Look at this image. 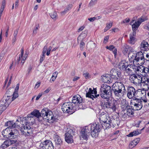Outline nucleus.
Segmentation results:
<instances>
[{
  "label": "nucleus",
  "instance_id": "nucleus-14",
  "mask_svg": "<svg viewBox=\"0 0 149 149\" xmlns=\"http://www.w3.org/2000/svg\"><path fill=\"white\" fill-rule=\"evenodd\" d=\"M137 90L132 86L128 87L127 89V96L129 98L132 99L137 97Z\"/></svg>",
  "mask_w": 149,
  "mask_h": 149
},
{
  "label": "nucleus",
  "instance_id": "nucleus-37",
  "mask_svg": "<svg viewBox=\"0 0 149 149\" xmlns=\"http://www.w3.org/2000/svg\"><path fill=\"white\" fill-rule=\"evenodd\" d=\"M13 121H9L6 123L5 125L6 126H8L9 129L11 130L12 129L14 128H11V127H15V126L13 125H14L15 123L13 124Z\"/></svg>",
  "mask_w": 149,
  "mask_h": 149
},
{
  "label": "nucleus",
  "instance_id": "nucleus-32",
  "mask_svg": "<svg viewBox=\"0 0 149 149\" xmlns=\"http://www.w3.org/2000/svg\"><path fill=\"white\" fill-rule=\"evenodd\" d=\"M128 66V64L127 62H125L124 63H120L119 65V68L121 70L124 71L126 67Z\"/></svg>",
  "mask_w": 149,
  "mask_h": 149
},
{
  "label": "nucleus",
  "instance_id": "nucleus-60",
  "mask_svg": "<svg viewBox=\"0 0 149 149\" xmlns=\"http://www.w3.org/2000/svg\"><path fill=\"white\" fill-rule=\"evenodd\" d=\"M142 69V66H141V67H139V65H138V66L136 68V69L134 70L135 72H137L140 71V72H141V71L140 70V69Z\"/></svg>",
  "mask_w": 149,
  "mask_h": 149
},
{
  "label": "nucleus",
  "instance_id": "nucleus-48",
  "mask_svg": "<svg viewBox=\"0 0 149 149\" xmlns=\"http://www.w3.org/2000/svg\"><path fill=\"white\" fill-rule=\"evenodd\" d=\"M141 70H142V72H144L146 74H147L148 72L149 68H145L144 67L142 66Z\"/></svg>",
  "mask_w": 149,
  "mask_h": 149
},
{
  "label": "nucleus",
  "instance_id": "nucleus-53",
  "mask_svg": "<svg viewBox=\"0 0 149 149\" xmlns=\"http://www.w3.org/2000/svg\"><path fill=\"white\" fill-rule=\"evenodd\" d=\"M145 83L146 84L148 85L149 84V76L147 78V79L145 81H143L142 83Z\"/></svg>",
  "mask_w": 149,
  "mask_h": 149
},
{
  "label": "nucleus",
  "instance_id": "nucleus-10",
  "mask_svg": "<svg viewBox=\"0 0 149 149\" xmlns=\"http://www.w3.org/2000/svg\"><path fill=\"white\" fill-rule=\"evenodd\" d=\"M75 132L73 128H68L65 134V141L68 143H71L73 142V136L74 135Z\"/></svg>",
  "mask_w": 149,
  "mask_h": 149
},
{
  "label": "nucleus",
  "instance_id": "nucleus-62",
  "mask_svg": "<svg viewBox=\"0 0 149 149\" xmlns=\"http://www.w3.org/2000/svg\"><path fill=\"white\" fill-rule=\"evenodd\" d=\"M5 6H3L1 5V9H0V15H1L2 14V13L3 10L5 8Z\"/></svg>",
  "mask_w": 149,
  "mask_h": 149
},
{
  "label": "nucleus",
  "instance_id": "nucleus-57",
  "mask_svg": "<svg viewBox=\"0 0 149 149\" xmlns=\"http://www.w3.org/2000/svg\"><path fill=\"white\" fill-rule=\"evenodd\" d=\"M32 68V66L31 65H30L29 66L28 68L27 69V72L28 74H29L30 73V72Z\"/></svg>",
  "mask_w": 149,
  "mask_h": 149
},
{
  "label": "nucleus",
  "instance_id": "nucleus-47",
  "mask_svg": "<svg viewBox=\"0 0 149 149\" xmlns=\"http://www.w3.org/2000/svg\"><path fill=\"white\" fill-rule=\"evenodd\" d=\"M83 40L79 41V42H80V43L79 47L81 50H83L84 46L85 45V43L83 41Z\"/></svg>",
  "mask_w": 149,
  "mask_h": 149
},
{
  "label": "nucleus",
  "instance_id": "nucleus-24",
  "mask_svg": "<svg viewBox=\"0 0 149 149\" xmlns=\"http://www.w3.org/2000/svg\"><path fill=\"white\" fill-rule=\"evenodd\" d=\"M87 33L88 31L86 30H85L82 32L78 37V42H79V41L84 40V39L86 36Z\"/></svg>",
  "mask_w": 149,
  "mask_h": 149
},
{
  "label": "nucleus",
  "instance_id": "nucleus-27",
  "mask_svg": "<svg viewBox=\"0 0 149 149\" xmlns=\"http://www.w3.org/2000/svg\"><path fill=\"white\" fill-rule=\"evenodd\" d=\"M48 111H48V109L46 108H44L42 110L41 113H40V117H42V118L44 120H45V118L46 116L47 113H48Z\"/></svg>",
  "mask_w": 149,
  "mask_h": 149
},
{
  "label": "nucleus",
  "instance_id": "nucleus-59",
  "mask_svg": "<svg viewBox=\"0 0 149 149\" xmlns=\"http://www.w3.org/2000/svg\"><path fill=\"white\" fill-rule=\"evenodd\" d=\"M72 7V4H70L66 8V9L68 11L70 9H71Z\"/></svg>",
  "mask_w": 149,
  "mask_h": 149
},
{
  "label": "nucleus",
  "instance_id": "nucleus-35",
  "mask_svg": "<svg viewBox=\"0 0 149 149\" xmlns=\"http://www.w3.org/2000/svg\"><path fill=\"white\" fill-rule=\"evenodd\" d=\"M106 48L110 50H112L115 56L116 55L117 53L116 49L115 48V47L113 45H111L109 46H106Z\"/></svg>",
  "mask_w": 149,
  "mask_h": 149
},
{
  "label": "nucleus",
  "instance_id": "nucleus-13",
  "mask_svg": "<svg viewBox=\"0 0 149 149\" xmlns=\"http://www.w3.org/2000/svg\"><path fill=\"white\" fill-rule=\"evenodd\" d=\"M145 59L143 53L140 52L137 53L136 59H135L134 62L137 63L139 65H142L145 63Z\"/></svg>",
  "mask_w": 149,
  "mask_h": 149
},
{
  "label": "nucleus",
  "instance_id": "nucleus-2",
  "mask_svg": "<svg viewBox=\"0 0 149 149\" xmlns=\"http://www.w3.org/2000/svg\"><path fill=\"white\" fill-rule=\"evenodd\" d=\"M29 122H26L25 124H23L20 128L22 133L26 136H32L33 133V128L32 127V123L34 121L33 117L30 114L28 115Z\"/></svg>",
  "mask_w": 149,
  "mask_h": 149
},
{
  "label": "nucleus",
  "instance_id": "nucleus-52",
  "mask_svg": "<svg viewBox=\"0 0 149 149\" xmlns=\"http://www.w3.org/2000/svg\"><path fill=\"white\" fill-rule=\"evenodd\" d=\"M45 55L42 54V55L40 56V63H42V62L45 59Z\"/></svg>",
  "mask_w": 149,
  "mask_h": 149
},
{
  "label": "nucleus",
  "instance_id": "nucleus-30",
  "mask_svg": "<svg viewBox=\"0 0 149 149\" xmlns=\"http://www.w3.org/2000/svg\"><path fill=\"white\" fill-rule=\"evenodd\" d=\"M130 47L129 46L127 45L126 44H124L123 45L122 47V50L124 54H125L128 51V50L130 49Z\"/></svg>",
  "mask_w": 149,
  "mask_h": 149
},
{
  "label": "nucleus",
  "instance_id": "nucleus-45",
  "mask_svg": "<svg viewBox=\"0 0 149 149\" xmlns=\"http://www.w3.org/2000/svg\"><path fill=\"white\" fill-rule=\"evenodd\" d=\"M58 73L56 71L53 73L52 77H51L50 81H54L57 77Z\"/></svg>",
  "mask_w": 149,
  "mask_h": 149
},
{
  "label": "nucleus",
  "instance_id": "nucleus-38",
  "mask_svg": "<svg viewBox=\"0 0 149 149\" xmlns=\"http://www.w3.org/2000/svg\"><path fill=\"white\" fill-rule=\"evenodd\" d=\"M131 65L130 64H128V66L126 67L124 71L127 73V74L130 75L132 74H133V73L132 72V70L130 69V68H131Z\"/></svg>",
  "mask_w": 149,
  "mask_h": 149
},
{
  "label": "nucleus",
  "instance_id": "nucleus-15",
  "mask_svg": "<svg viewBox=\"0 0 149 149\" xmlns=\"http://www.w3.org/2000/svg\"><path fill=\"white\" fill-rule=\"evenodd\" d=\"M100 123H94L96 124H99L102 125V127L100 128V130L101 129L102 127H103L104 126L103 125V123H106L108 122L107 120H109V119H110L109 117L108 116L107 114L106 113L102 114L101 113L100 115V117L99 118Z\"/></svg>",
  "mask_w": 149,
  "mask_h": 149
},
{
  "label": "nucleus",
  "instance_id": "nucleus-36",
  "mask_svg": "<svg viewBox=\"0 0 149 149\" xmlns=\"http://www.w3.org/2000/svg\"><path fill=\"white\" fill-rule=\"evenodd\" d=\"M18 33V30L16 29L14 31V33L13 34V37L12 39V43L14 44L15 42L17 40V34Z\"/></svg>",
  "mask_w": 149,
  "mask_h": 149
},
{
  "label": "nucleus",
  "instance_id": "nucleus-25",
  "mask_svg": "<svg viewBox=\"0 0 149 149\" xmlns=\"http://www.w3.org/2000/svg\"><path fill=\"white\" fill-rule=\"evenodd\" d=\"M137 55V53H134L132 52H129L128 57L131 62L133 61V63H134V61H135V59H136V57Z\"/></svg>",
  "mask_w": 149,
  "mask_h": 149
},
{
  "label": "nucleus",
  "instance_id": "nucleus-46",
  "mask_svg": "<svg viewBox=\"0 0 149 149\" xmlns=\"http://www.w3.org/2000/svg\"><path fill=\"white\" fill-rule=\"evenodd\" d=\"M97 2V1L95 0H91L90 2L88 5L89 7H91L95 5Z\"/></svg>",
  "mask_w": 149,
  "mask_h": 149
},
{
  "label": "nucleus",
  "instance_id": "nucleus-28",
  "mask_svg": "<svg viewBox=\"0 0 149 149\" xmlns=\"http://www.w3.org/2000/svg\"><path fill=\"white\" fill-rule=\"evenodd\" d=\"M134 110L133 108H129L127 110V115L130 117H132L134 116Z\"/></svg>",
  "mask_w": 149,
  "mask_h": 149
},
{
  "label": "nucleus",
  "instance_id": "nucleus-39",
  "mask_svg": "<svg viewBox=\"0 0 149 149\" xmlns=\"http://www.w3.org/2000/svg\"><path fill=\"white\" fill-rule=\"evenodd\" d=\"M141 133L140 132H139L138 130L134 131L133 132H130L129 134L127 135V136L128 137H131L133 136H136L140 134Z\"/></svg>",
  "mask_w": 149,
  "mask_h": 149
},
{
  "label": "nucleus",
  "instance_id": "nucleus-58",
  "mask_svg": "<svg viewBox=\"0 0 149 149\" xmlns=\"http://www.w3.org/2000/svg\"><path fill=\"white\" fill-rule=\"evenodd\" d=\"M24 121V117H19L18 119L17 120V121L19 122L23 121Z\"/></svg>",
  "mask_w": 149,
  "mask_h": 149
},
{
  "label": "nucleus",
  "instance_id": "nucleus-20",
  "mask_svg": "<svg viewBox=\"0 0 149 149\" xmlns=\"http://www.w3.org/2000/svg\"><path fill=\"white\" fill-rule=\"evenodd\" d=\"M72 103L74 104H80L82 102V99L79 95H77L73 97Z\"/></svg>",
  "mask_w": 149,
  "mask_h": 149
},
{
  "label": "nucleus",
  "instance_id": "nucleus-31",
  "mask_svg": "<svg viewBox=\"0 0 149 149\" xmlns=\"http://www.w3.org/2000/svg\"><path fill=\"white\" fill-rule=\"evenodd\" d=\"M30 115L31 116H35L38 118H39L40 117V112L39 111L37 110H34L31 113Z\"/></svg>",
  "mask_w": 149,
  "mask_h": 149
},
{
  "label": "nucleus",
  "instance_id": "nucleus-55",
  "mask_svg": "<svg viewBox=\"0 0 149 149\" xmlns=\"http://www.w3.org/2000/svg\"><path fill=\"white\" fill-rule=\"evenodd\" d=\"M112 23L111 22L107 23V24L106 27L109 29L112 26Z\"/></svg>",
  "mask_w": 149,
  "mask_h": 149
},
{
  "label": "nucleus",
  "instance_id": "nucleus-43",
  "mask_svg": "<svg viewBox=\"0 0 149 149\" xmlns=\"http://www.w3.org/2000/svg\"><path fill=\"white\" fill-rule=\"evenodd\" d=\"M130 107L129 103L126 100H123V105L122 106V108L123 110L126 109L127 108Z\"/></svg>",
  "mask_w": 149,
  "mask_h": 149
},
{
  "label": "nucleus",
  "instance_id": "nucleus-17",
  "mask_svg": "<svg viewBox=\"0 0 149 149\" xmlns=\"http://www.w3.org/2000/svg\"><path fill=\"white\" fill-rule=\"evenodd\" d=\"M57 119L54 117L53 113L51 111H49L47 113L46 116L44 120L49 123H53L54 121H56Z\"/></svg>",
  "mask_w": 149,
  "mask_h": 149
},
{
  "label": "nucleus",
  "instance_id": "nucleus-4",
  "mask_svg": "<svg viewBox=\"0 0 149 149\" xmlns=\"http://www.w3.org/2000/svg\"><path fill=\"white\" fill-rule=\"evenodd\" d=\"M112 90L114 95L116 97L120 98L123 93H126V90L124 85L121 82H116L112 86Z\"/></svg>",
  "mask_w": 149,
  "mask_h": 149
},
{
  "label": "nucleus",
  "instance_id": "nucleus-64",
  "mask_svg": "<svg viewBox=\"0 0 149 149\" xmlns=\"http://www.w3.org/2000/svg\"><path fill=\"white\" fill-rule=\"evenodd\" d=\"M109 39V36H107L106 37H105L104 38V42H106L108 41V39Z\"/></svg>",
  "mask_w": 149,
  "mask_h": 149
},
{
  "label": "nucleus",
  "instance_id": "nucleus-40",
  "mask_svg": "<svg viewBox=\"0 0 149 149\" xmlns=\"http://www.w3.org/2000/svg\"><path fill=\"white\" fill-rule=\"evenodd\" d=\"M118 70L115 69H112L110 71V77H111V79H114V77L116 76V74Z\"/></svg>",
  "mask_w": 149,
  "mask_h": 149
},
{
  "label": "nucleus",
  "instance_id": "nucleus-61",
  "mask_svg": "<svg viewBox=\"0 0 149 149\" xmlns=\"http://www.w3.org/2000/svg\"><path fill=\"white\" fill-rule=\"evenodd\" d=\"M42 95V93H40L38 94V95L36 97V100H38L41 97Z\"/></svg>",
  "mask_w": 149,
  "mask_h": 149
},
{
  "label": "nucleus",
  "instance_id": "nucleus-34",
  "mask_svg": "<svg viewBox=\"0 0 149 149\" xmlns=\"http://www.w3.org/2000/svg\"><path fill=\"white\" fill-rule=\"evenodd\" d=\"M10 92V91H9V92L8 93V95H10L11 96V97L10 98V100L11 101V102L12 101H13L16 98H17V97H18V92H16L15 91L13 94V97H12V98H11L12 95H11V94H10H10H9Z\"/></svg>",
  "mask_w": 149,
  "mask_h": 149
},
{
  "label": "nucleus",
  "instance_id": "nucleus-63",
  "mask_svg": "<svg viewBox=\"0 0 149 149\" xmlns=\"http://www.w3.org/2000/svg\"><path fill=\"white\" fill-rule=\"evenodd\" d=\"M68 11V10H67L66 9L64 10L61 12V14L63 15H64Z\"/></svg>",
  "mask_w": 149,
  "mask_h": 149
},
{
  "label": "nucleus",
  "instance_id": "nucleus-18",
  "mask_svg": "<svg viewBox=\"0 0 149 149\" xmlns=\"http://www.w3.org/2000/svg\"><path fill=\"white\" fill-rule=\"evenodd\" d=\"M54 141L55 143L56 146L60 147L62 144V141L59 136L56 133L54 136Z\"/></svg>",
  "mask_w": 149,
  "mask_h": 149
},
{
  "label": "nucleus",
  "instance_id": "nucleus-49",
  "mask_svg": "<svg viewBox=\"0 0 149 149\" xmlns=\"http://www.w3.org/2000/svg\"><path fill=\"white\" fill-rule=\"evenodd\" d=\"M133 65L132 64H131V68H132L134 70H134H135L137 67L138 66V65H139L138 63H136V62H134L133 63Z\"/></svg>",
  "mask_w": 149,
  "mask_h": 149
},
{
  "label": "nucleus",
  "instance_id": "nucleus-19",
  "mask_svg": "<svg viewBox=\"0 0 149 149\" xmlns=\"http://www.w3.org/2000/svg\"><path fill=\"white\" fill-rule=\"evenodd\" d=\"M97 93L96 90L93 88V89L92 90L91 88H89V91L86 93V97L91 98L93 100V98L94 97V96L92 94H96Z\"/></svg>",
  "mask_w": 149,
  "mask_h": 149
},
{
  "label": "nucleus",
  "instance_id": "nucleus-41",
  "mask_svg": "<svg viewBox=\"0 0 149 149\" xmlns=\"http://www.w3.org/2000/svg\"><path fill=\"white\" fill-rule=\"evenodd\" d=\"M140 140V138H137L135 139L130 143V146H132L133 147L135 146L139 143Z\"/></svg>",
  "mask_w": 149,
  "mask_h": 149
},
{
  "label": "nucleus",
  "instance_id": "nucleus-44",
  "mask_svg": "<svg viewBox=\"0 0 149 149\" xmlns=\"http://www.w3.org/2000/svg\"><path fill=\"white\" fill-rule=\"evenodd\" d=\"M24 54V50L23 48H22L21 50V54L19 56V58L18 59H17V62L16 63H17V64H19V62L20 61H21L22 58V56Z\"/></svg>",
  "mask_w": 149,
  "mask_h": 149
},
{
  "label": "nucleus",
  "instance_id": "nucleus-50",
  "mask_svg": "<svg viewBox=\"0 0 149 149\" xmlns=\"http://www.w3.org/2000/svg\"><path fill=\"white\" fill-rule=\"evenodd\" d=\"M51 17L52 19L55 18L57 16V14L56 11L50 14Z\"/></svg>",
  "mask_w": 149,
  "mask_h": 149
},
{
  "label": "nucleus",
  "instance_id": "nucleus-12",
  "mask_svg": "<svg viewBox=\"0 0 149 149\" xmlns=\"http://www.w3.org/2000/svg\"><path fill=\"white\" fill-rule=\"evenodd\" d=\"M130 80L133 81V83L134 84H139L142 83V77L137 74H131L130 77Z\"/></svg>",
  "mask_w": 149,
  "mask_h": 149
},
{
  "label": "nucleus",
  "instance_id": "nucleus-51",
  "mask_svg": "<svg viewBox=\"0 0 149 149\" xmlns=\"http://www.w3.org/2000/svg\"><path fill=\"white\" fill-rule=\"evenodd\" d=\"M47 45H45L43 49V51L42 52V54H45L46 52L47 51Z\"/></svg>",
  "mask_w": 149,
  "mask_h": 149
},
{
  "label": "nucleus",
  "instance_id": "nucleus-7",
  "mask_svg": "<svg viewBox=\"0 0 149 149\" xmlns=\"http://www.w3.org/2000/svg\"><path fill=\"white\" fill-rule=\"evenodd\" d=\"M9 92V90H8L5 94V96L0 101V107L1 108L0 109V114L2 113L3 111L5 110L9 104L11 103L10 98L11 96L8 95V93Z\"/></svg>",
  "mask_w": 149,
  "mask_h": 149
},
{
  "label": "nucleus",
  "instance_id": "nucleus-26",
  "mask_svg": "<svg viewBox=\"0 0 149 149\" xmlns=\"http://www.w3.org/2000/svg\"><path fill=\"white\" fill-rule=\"evenodd\" d=\"M107 122L103 123V125L104 127H103V128L106 129L107 128H109L110 127L111 125L113 126V127L115 126L113 124V121L111 119H109Z\"/></svg>",
  "mask_w": 149,
  "mask_h": 149
},
{
  "label": "nucleus",
  "instance_id": "nucleus-22",
  "mask_svg": "<svg viewBox=\"0 0 149 149\" xmlns=\"http://www.w3.org/2000/svg\"><path fill=\"white\" fill-rule=\"evenodd\" d=\"M137 97L138 98H142L146 95V92L144 89H139L137 90Z\"/></svg>",
  "mask_w": 149,
  "mask_h": 149
},
{
  "label": "nucleus",
  "instance_id": "nucleus-1",
  "mask_svg": "<svg viewBox=\"0 0 149 149\" xmlns=\"http://www.w3.org/2000/svg\"><path fill=\"white\" fill-rule=\"evenodd\" d=\"M101 127V125L95 123L85 126L81 130V136L84 139H86L88 136L87 133H90L93 137H96L98 136Z\"/></svg>",
  "mask_w": 149,
  "mask_h": 149
},
{
  "label": "nucleus",
  "instance_id": "nucleus-6",
  "mask_svg": "<svg viewBox=\"0 0 149 149\" xmlns=\"http://www.w3.org/2000/svg\"><path fill=\"white\" fill-rule=\"evenodd\" d=\"M18 131L15 128L10 130L8 127L2 132V135L4 137L9 139L16 138L18 136Z\"/></svg>",
  "mask_w": 149,
  "mask_h": 149
},
{
  "label": "nucleus",
  "instance_id": "nucleus-29",
  "mask_svg": "<svg viewBox=\"0 0 149 149\" xmlns=\"http://www.w3.org/2000/svg\"><path fill=\"white\" fill-rule=\"evenodd\" d=\"M110 75L108 74H105L103 75L102 78V80L104 82L109 83L111 80Z\"/></svg>",
  "mask_w": 149,
  "mask_h": 149
},
{
  "label": "nucleus",
  "instance_id": "nucleus-54",
  "mask_svg": "<svg viewBox=\"0 0 149 149\" xmlns=\"http://www.w3.org/2000/svg\"><path fill=\"white\" fill-rule=\"evenodd\" d=\"M9 140V142H10V145L16 143L17 142V140Z\"/></svg>",
  "mask_w": 149,
  "mask_h": 149
},
{
  "label": "nucleus",
  "instance_id": "nucleus-5",
  "mask_svg": "<svg viewBox=\"0 0 149 149\" xmlns=\"http://www.w3.org/2000/svg\"><path fill=\"white\" fill-rule=\"evenodd\" d=\"M112 93L111 86L106 84H102L100 89V95L102 98L107 99L109 98Z\"/></svg>",
  "mask_w": 149,
  "mask_h": 149
},
{
  "label": "nucleus",
  "instance_id": "nucleus-42",
  "mask_svg": "<svg viewBox=\"0 0 149 149\" xmlns=\"http://www.w3.org/2000/svg\"><path fill=\"white\" fill-rule=\"evenodd\" d=\"M116 74V76L114 77V79L115 81H120V78L121 77V74L120 71H117Z\"/></svg>",
  "mask_w": 149,
  "mask_h": 149
},
{
  "label": "nucleus",
  "instance_id": "nucleus-3",
  "mask_svg": "<svg viewBox=\"0 0 149 149\" xmlns=\"http://www.w3.org/2000/svg\"><path fill=\"white\" fill-rule=\"evenodd\" d=\"M105 100H102L100 102V105L103 109H110L113 111L115 112L117 109L118 102L116 100L112 101L109 98L106 99Z\"/></svg>",
  "mask_w": 149,
  "mask_h": 149
},
{
  "label": "nucleus",
  "instance_id": "nucleus-21",
  "mask_svg": "<svg viewBox=\"0 0 149 149\" xmlns=\"http://www.w3.org/2000/svg\"><path fill=\"white\" fill-rule=\"evenodd\" d=\"M136 33L135 32H133L130 34V39L128 40V42L131 45H134L136 40L135 38Z\"/></svg>",
  "mask_w": 149,
  "mask_h": 149
},
{
  "label": "nucleus",
  "instance_id": "nucleus-33",
  "mask_svg": "<svg viewBox=\"0 0 149 149\" xmlns=\"http://www.w3.org/2000/svg\"><path fill=\"white\" fill-rule=\"evenodd\" d=\"M10 142L9 140H7L4 141L1 146V148L5 149L10 146Z\"/></svg>",
  "mask_w": 149,
  "mask_h": 149
},
{
  "label": "nucleus",
  "instance_id": "nucleus-56",
  "mask_svg": "<svg viewBox=\"0 0 149 149\" xmlns=\"http://www.w3.org/2000/svg\"><path fill=\"white\" fill-rule=\"evenodd\" d=\"M130 19L129 18H126L125 19L123 20L121 22V23H128L129 22Z\"/></svg>",
  "mask_w": 149,
  "mask_h": 149
},
{
  "label": "nucleus",
  "instance_id": "nucleus-8",
  "mask_svg": "<svg viewBox=\"0 0 149 149\" xmlns=\"http://www.w3.org/2000/svg\"><path fill=\"white\" fill-rule=\"evenodd\" d=\"M143 101L140 99L134 97L131 100L130 104L132 105L131 107L133 108L135 111L140 110L143 107Z\"/></svg>",
  "mask_w": 149,
  "mask_h": 149
},
{
  "label": "nucleus",
  "instance_id": "nucleus-16",
  "mask_svg": "<svg viewBox=\"0 0 149 149\" xmlns=\"http://www.w3.org/2000/svg\"><path fill=\"white\" fill-rule=\"evenodd\" d=\"M146 20V17H141L139 18L137 21H135L134 23L132 24V28L133 32H136L141 23Z\"/></svg>",
  "mask_w": 149,
  "mask_h": 149
},
{
  "label": "nucleus",
  "instance_id": "nucleus-23",
  "mask_svg": "<svg viewBox=\"0 0 149 149\" xmlns=\"http://www.w3.org/2000/svg\"><path fill=\"white\" fill-rule=\"evenodd\" d=\"M149 45V44L147 42L143 40L140 44V48L141 50L146 51L148 49Z\"/></svg>",
  "mask_w": 149,
  "mask_h": 149
},
{
  "label": "nucleus",
  "instance_id": "nucleus-11",
  "mask_svg": "<svg viewBox=\"0 0 149 149\" xmlns=\"http://www.w3.org/2000/svg\"><path fill=\"white\" fill-rule=\"evenodd\" d=\"M40 147L41 149H54L52 142L49 140H45L41 143Z\"/></svg>",
  "mask_w": 149,
  "mask_h": 149
},
{
  "label": "nucleus",
  "instance_id": "nucleus-9",
  "mask_svg": "<svg viewBox=\"0 0 149 149\" xmlns=\"http://www.w3.org/2000/svg\"><path fill=\"white\" fill-rule=\"evenodd\" d=\"M62 110L65 113L72 114L75 111L73 109V106L72 103L67 102L63 103L62 106Z\"/></svg>",
  "mask_w": 149,
  "mask_h": 149
}]
</instances>
